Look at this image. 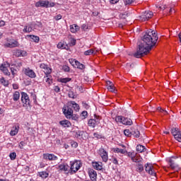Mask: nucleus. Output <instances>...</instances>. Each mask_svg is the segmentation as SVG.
<instances>
[{
	"mask_svg": "<svg viewBox=\"0 0 181 181\" xmlns=\"http://www.w3.org/2000/svg\"><path fill=\"white\" fill-rule=\"evenodd\" d=\"M144 168L146 173L150 175V176H153L154 177H156V173L158 172L156 166L153 165L151 163H147L146 164H145Z\"/></svg>",
	"mask_w": 181,
	"mask_h": 181,
	"instance_id": "7ed1b4c3",
	"label": "nucleus"
},
{
	"mask_svg": "<svg viewBox=\"0 0 181 181\" xmlns=\"http://www.w3.org/2000/svg\"><path fill=\"white\" fill-rule=\"evenodd\" d=\"M58 81L59 83H64V84H66V83H69V81H71V78H60L58 79Z\"/></svg>",
	"mask_w": 181,
	"mask_h": 181,
	"instance_id": "a19ab883",
	"label": "nucleus"
},
{
	"mask_svg": "<svg viewBox=\"0 0 181 181\" xmlns=\"http://www.w3.org/2000/svg\"><path fill=\"white\" fill-rule=\"evenodd\" d=\"M124 134L126 136H131V135H132V132H131L129 129H125L124 131Z\"/></svg>",
	"mask_w": 181,
	"mask_h": 181,
	"instance_id": "49530a36",
	"label": "nucleus"
},
{
	"mask_svg": "<svg viewBox=\"0 0 181 181\" xmlns=\"http://www.w3.org/2000/svg\"><path fill=\"white\" fill-rule=\"evenodd\" d=\"M112 151L115 153H122V155H125V153H127V155L128 156V151H127L125 149L119 148H113Z\"/></svg>",
	"mask_w": 181,
	"mask_h": 181,
	"instance_id": "a878e982",
	"label": "nucleus"
},
{
	"mask_svg": "<svg viewBox=\"0 0 181 181\" xmlns=\"http://www.w3.org/2000/svg\"><path fill=\"white\" fill-rule=\"evenodd\" d=\"M54 90L55 91V93H60V87H59V86H54Z\"/></svg>",
	"mask_w": 181,
	"mask_h": 181,
	"instance_id": "4d7b16f0",
	"label": "nucleus"
},
{
	"mask_svg": "<svg viewBox=\"0 0 181 181\" xmlns=\"http://www.w3.org/2000/svg\"><path fill=\"white\" fill-rule=\"evenodd\" d=\"M136 0H124V4L126 5H132L134 2H135Z\"/></svg>",
	"mask_w": 181,
	"mask_h": 181,
	"instance_id": "3c124183",
	"label": "nucleus"
},
{
	"mask_svg": "<svg viewBox=\"0 0 181 181\" xmlns=\"http://www.w3.org/2000/svg\"><path fill=\"white\" fill-rule=\"evenodd\" d=\"M68 105L69 107H72V108H74V110L75 111H79L80 110V105H78V104H77L74 101H69V102H68Z\"/></svg>",
	"mask_w": 181,
	"mask_h": 181,
	"instance_id": "393cba45",
	"label": "nucleus"
},
{
	"mask_svg": "<svg viewBox=\"0 0 181 181\" xmlns=\"http://www.w3.org/2000/svg\"><path fill=\"white\" fill-rule=\"evenodd\" d=\"M81 29H82V30L86 31V30H87V29H88V26L86 24H83L81 25Z\"/></svg>",
	"mask_w": 181,
	"mask_h": 181,
	"instance_id": "13d9d810",
	"label": "nucleus"
},
{
	"mask_svg": "<svg viewBox=\"0 0 181 181\" xmlns=\"http://www.w3.org/2000/svg\"><path fill=\"white\" fill-rule=\"evenodd\" d=\"M98 155L102 158L103 162L107 163L108 162V151L104 149L103 148H99L98 151Z\"/></svg>",
	"mask_w": 181,
	"mask_h": 181,
	"instance_id": "6e6552de",
	"label": "nucleus"
},
{
	"mask_svg": "<svg viewBox=\"0 0 181 181\" xmlns=\"http://www.w3.org/2000/svg\"><path fill=\"white\" fill-rule=\"evenodd\" d=\"M177 158H181V156H173L166 159L169 165L168 168L175 170V172H179V170H180L179 165H177V163H176V159H177Z\"/></svg>",
	"mask_w": 181,
	"mask_h": 181,
	"instance_id": "f03ea898",
	"label": "nucleus"
},
{
	"mask_svg": "<svg viewBox=\"0 0 181 181\" xmlns=\"http://www.w3.org/2000/svg\"><path fill=\"white\" fill-rule=\"evenodd\" d=\"M69 30L71 33H77L80 30V26L77 24H72L69 26Z\"/></svg>",
	"mask_w": 181,
	"mask_h": 181,
	"instance_id": "5701e85b",
	"label": "nucleus"
},
{
	"mask_svg": "<svg viewBox=\"0 0 181 181\" xmlns=\"http://www.w3.org/2000/svg\"><path fill=\"white\" fill-rule=\"evenodd\" d=\"M6 23L3 20H0V28H4L5 26Z\"/></svg>",
	"mask_w": 181,
	"mask_h": 181,
	"instance_id": "e2e57ef3",
	"label": "nucleus"
},
{
	"mask_svg": "<svg viewBox=\"0 0 181 181\" xmlns=\"http://www.w3.org/2000/svg\"><path fill=\"white\" fill-rule=\"evenodd\" d=\"M72 63H74L75 66H76L77 69H79L80 70H84L86 69V66L84 64L80 63V62L74 59Z\"/></svg>",
	"mask_w": 181,
	"mask_h": 181,
	"instance_id": "cd10ccee",
	"label": "nucleus"
},
{
	"mask_svg": "<svg viewBox=\"0 0 181 181\" xmlns=\"http://www.w3.org/2000/svg\"><path fill=\"white\" fill-rule=\"evenodd\" d=\"M136 151H137L139 153H142V152H145L146 151V148L141 144H139L136 147Z\"/></svg>",
	"mask_w": 181,
	"mask_h": 181,
	"instance_id": "7c9ffc66",
	"label": "nucleus"
},
{
	"mask_svg": "<svg viewBox=\"0 0 181 181\" xmlns=\"http://www.w3.org/2000/svg\"><path fill=\"white\" fill-rule=\"evenodd\" d=\"M132 135H133V136H134L135 138H139L141 133L138 129H136L134 132H132Z\"/></svg>",
	"mask_w": 181,
	"mask_h": 181,
	"instance_id": "c03bdc74",
	"label": "nucleus"
},
{
	"mask_svg": "<svg viewBox=\"0 0 181 181\" xmlns=\"http://www.w3.org/2000/svg\"><path fill=\"white\" fill-rule=\"evenodd\" d=\"M28 37H30V39H32V40H33V42H35V43H39V40H40V39L39 38V37L36 36V35H27Z\"/></svg>",
	"mask_w": 181,
	"mask_h": 181,
	"instance_id": "ea45409f",
	"label": "nucleus"
},
{
	"mask_svg": "<svg viewBox=\"0 0 181 181\" xmlns=\"http://www.w3.org/2000/svg\"><path fill=\"white\" fill-rule=\"evenodd\" d=\"M158 39V34L155 30H150L148 33H146L141 43L139 44L134 57L136 59H141V57L146 56L152 50V47L156 45Z\"/></svg>",
	"mask_w": 181,
	"mask_h": 181,
	"instance_id": "f257e3e1",
	"label": "nucleus"
},
{
	"mask_svg": "<svg viewBox=\"0 0 181 181\" xmlns=\"http://www.w3.org/2000/svg\"><path fill=\"white\" fill-rule=\"evenodd\" d=\"M175 139L178 142H181V132L177 134L176 136H174Z\"/></svg>",
	"mask_w": 181,
	"mask_h": 181,
	"instance_id": "09e8293b",
	"label": "nucleus"
},
{
	"mask_svg": "<svg viewBox=\"0 0 181 181\" xmlns=\"http://www.w3.org/2000/svg\"><path fill=\"white\" fill-rule=\"evenodd\" d=\"M94 117L95 119H90L88 122V124L89 127H92V128H95V125L100 124V116L95 115Z\"/></svg>",
	"mask_w": 181,
	"mask_h": 181,
	"instance_id": "f8f14e48",
	"label": "nucleus"
},
{
	"mask_svg": "<svg viewBox=\"0 0 181 181\" xmlns=\"http://www.w3.org/2000/svg\"><path fill=\"white\" fill-rule=\"evenodd\" d=\"M180 131H179V129L178 128H175L173 127L172 129H171V134L173 135V136H176L177 135H178L179 134H180Z\"/></svg>",
	"mask_w": 181,
	"mask_h": 181,
	"instance_id": "37998d69",
	"label": "nucleus"
},
{
	"mask_svg": "<svg viewBox=\"0 0 181 181\" xmlns=\"http://www.w3.org/2000/svg\"><path fill=\"white\" fill-rule=\"evenodd\" d=\"M32 30H33V27L31 24V25H26L23 30V32H24V33H30Z\"/></svg>",
	"mask_w": 181,
	"mask_h": 181,
	"instance_id": "2f4dec72",
	"label": "nucleus"
},
{
	"mask_svg": "<svg viewBox=\"0 0 181 181\" xmlns=\"http://www.w3.org/2000/svg\"><path fill=\"white\" fill-rule=\"evenodd\" d=\"M58 169L62 172H68L69 169H70V167L67 164H60L58 166Z\"/></svg>",
	"mask_w": 181,
	"mask_h": 181,
	"instance_id": "c756f323",
	"label": "nucleus"
},
{
	"mask_svg": "<svg viewBox=\"0 0 181 181\" xmlns=\"http://www.w3.org/2000/svg\"><path fill=\"white\" fill-rule=\"evenodd\" d=\"M25 146V142L24 141H21L20 144H18V146L20 149H23V146Z\"/></svg>",
	"mask_w": 181,
	"mask_h": 181,
	"instance_id": "680f3d73",
	"label": "nucleus"
},
{
	"mask_svg": "<svg viewBox=\"0 0 181 181\" xmlns=\"http://www.w3.org/2000/svg\"><path fill=\"white\" fill-rule=\"evenodd\" d=\"M11 72L13 76V78H14L15 76H16V73H18V70H16L15 68H11Z\"/></svg>",
	"mask_w": 181,
	"mask_h": 181,
	"instance_id": "de8ad7c7",
	"label": "nucleus"
},
{
	"mask_svg": "<svg viewBox=\"0 0 181 181\" xmlns=\"http://www.w3.org/2000/svg\"><path fill=\"white\" fill-rule=\"evenodd\" d=\"M62 111L67 119H70V118L73 117V109H71V107H69V106H64Z\"/></svg>",
	"mask_w": 181,
	"mask_h": 181,
	"instance_id": "9d476101",
	"label": "nucleus"
},
{
	"mask_svg": "<svg viewBox=\"0 0 181 181\" xmlns=\"http://www.w3.org/2000/svg\"><path fill=\"white\" fill-rule=\"evenodd\" d=\"M43 159H45V160H57L58 158L54 154L44 153Z\"/></svg>",
	"mask_w": 181,
	"mask_h": 181,
	"instance_id": "a211bd4d",
	"label": "nucleus"
},
{
	"mask_svg": "<svg viewBox=\"0 0 181 181\" xmlns=\"http://www.w3.org/2000/svg\"><path fill=\"white\" fill-rule=\"evenodd\" d=\"M13 90H18L19 88V84L18 83H13Z\"/></svg>",
	"mask_w": 181,
	"mask_h": 181,
	"instance_id": "bf43d9fd",
	"label": "nucleus"
},
{
	"mask_svg": "<svg viewBox=\"0 0 181 181\" xmlns=\"http://www.w3.org/2000/svg\"><path fill=\"white\" fill-rule=\"evenodd\" d=\"M92 166H93V169H95V170H103V163L102 162L93 161Z\"/></svg>",
	"mask_w": 181,
	"mask_h": 181,
	"instance_id": "412c9836",
	"label": "nucleus"
},
{
	"mask_svg": "<svg viewBox=\"0 0 181 181\" xmlns=\"http://www.w3.org/2000/svg\"><path fill=\"white\" fill-rule=\"evenodd\" d=\"M112 163H114V165H118V160L117 158L112 157Z\"/></svg>",
	"mask_w": 181,
	"mask_h": 181,
	"instance_id": "052dcab7",
	"label": "nucleus"
},
{
	"mask_svg": "<svg viewBox=\"0 0 181 181\" xmlns=\"http://www.w3.org/2000/svg\"><path fill=\"white\" fill-rule=\"evenodd\" d=\"M136 172H139V173H141V172H144V165L139 163L136 165Z\"/></svg>",
	"mask_w": 181,
	"mask_h": 181,
	"instance_id": "58836bf2",
	"label": "nucleus"
},
{
	"mask_svg": "<svg viewBox=\"0 0 181 181\" xmlns=\"http://www.w3.org/2000/svg\"><path fill=\"white\" fill-rule=\"evenodd\" d=\"M0 83H1L4 87H8V86H9V81L5 79L4 77L0 78Z\"/></svg>",
	"mask_w": 181,
	"mask_h": 181,
	"instance_id": "4c0bfd02",
	"label": "nucleus"
},
{
	"mask_svg": "<svg viewBox=\"0 0 181 181\" xmlns=\"http://www.w3.org/2000/svg\"><path fill=\"white\" fill-rule=\"evenodd\" d=\"M71 146L72 148H77V146H78V144H77L76 141H71Z\"/></svg>",
	"mask_w": 181,
	"mask_h": 181,
	"instance_id": "5fc2aeb1",
	"label": "nucleus"
},
{
	"mask_svg": "<svg viewBox=\"0 0 181 181\" xmlns=\"http://www.w3.org/2000/svg\"><path fill=\"white\" fill-rule=\"evenodd\" d=\"M93 136L95 138H97V139H101V138H102L101 134H100L98 133H94Z\"/></svg>",
	"mask_w": 181,
	"mask_h": 181,
	"instance_id": "6e6d98bb",
	"label": "nucleus"
},
{
	"mask_svg": "<svg viewBox=\"0 0 181 181\" xmlns=\"http://www.w3.org/2000/svg\"><path fill=\"white\" fill-rule=\"evenodd\" d=\"M23 72L25 76H28L30 78H35L36 77V73L30 68L24 69Z\"/></svg>",
	"mask_w": 181,
	"mask_h": 181,
	"instance_id": "2eb2a0df",
	"label": "nucleus"
},
{
	"mask_svg": "<svg viewBox=\"0 0 181 181\" xmlns=\"http://www.w3.org/2000/svg\"><path fill=\"white\" fill-rule=\"evenodd\" d=\"M69 42L68 45L69 46V47L71 46H76V45L77 44V40L74 37H69Z\"/></svg>",
	"mask_w": 181,
	"mask_h": 181,
	"instance_id": "473e14b6",
	"label": "nucleus"
},
{
	"mask_svg": "<svg viewBox=\"0 0 181 181\" xmlns=\"http://www.w3.org/2000/svg\"><path fill=\"white\" fill-rule=\"evenodd\" d=\"M32 97H33V100L34 103L36 104V103H37V100H36V98H37L36 95L34 94L32 95Z\"/></svg>",
	"mask_w": 181,
	"mask_h": 181,
	"instance_id": "69168bd1",
	"label": "nucleus"
},
{
	"mask_svg": "<svg viewBox=\"0 0 181 181\" xmlns=\"http://www.w3.org/2000/svg\"><path fill=\"white\" fill-rule=\"evenodd\" d=\"M19 124L14 125L10 132L11 136H15V135H18V133L19 132Z\"/></svg>",
	"mask_w": 181,
	"mask_h": 181,
	"instance_id": "4be33fe9",
	"label": "nucleus"
},
{
	"mask_svg": "<svg viewBox=\"0 0 181 181\" xmlns=\"http://www.w3.org/2000/svg\"><path fill=\"white\" fill-rule=\"evenodd\" d=\"M31 26H33L34 29H39V28H42V24L40 23H37V24L32 23Z\"/></svg>",
	"mask_w": 181,
	"mask_h": 181,
	"instance_id": "a18cd8bd",
	"label": "nucleus"
},
{
	"mask_svg": "<svg viewBox=\"0 0 181 181\" xmlns=\"http://www.w3.org/2000/svg\"><path fill=\"white\" fill-rule=\"evenodd\" d=\"M90 180L95 181L97 180V172L94 170H90L88 173Z\"/></svg>",
	"mask_w": 181,
	"mask_h": 181,
	"instance_id": "b1692460",
	"label": "nucleus"
},
{
	"mask_svg": "<svg viewBox=\"0 0 181 181\" xmlns=\"http://www.w3.org/2000/svg\"><path fill=\"white\" fill-rule=\"evenodd\" d=\"M9 64H2L0 66V71H2L4 73V76H11V72H9Z\"/></svg>",
	"mask_w": 181,
	"mask_h": 181,
	"instance_id": "ddd939ff",
	"label": "nucleus"
},
{
	"mask_svg": "<svg viewBox=\"0 0 181 181\" xmlns=\"http://www.w3.org/2000/svg\"><path fill=\"white\" fill-rule=\"evenodd\" d=\"M56 21H60L62 19V14H58L57 16L54 17Z\"/></svg>",
	"mask_w": 181,
	"mask_h": 181,
	"instance_id": "0e129e2a",
	"label": "nucleus"
},
{
	"mask_svg": "<svg viewBox=\"0 0 181 181\" xmlns=\"http://www.w3.org/2000/svg\"><path fill=\"white\" fill-rule=\"evenodd\" d=\"M13 55L16 56V57H25V56H28V52L25 50L16 49L14 51Z\"/></svg>",
	"mask_w": 181,
	"mask_h": 181,
	"instance_id": "dca6fc26",
	"label": "nucleus"
},
{
	"mask_svg": "<svg viewBox=\"0 0 181 181\" xmlns=\"http://www.w3.org/2000/svg\"><path fill=\"white\" fill-rule=\"evenodd\" d=\"M106 86L108 91H110V93H117V90H115V86H114L112 82L110 81H106Z\"/></svg>",
	"mask_w": 181,
	"mask_h": 181,
	"instance_id": "6ab92c4d",
	"label": "nucleus"
},
{
	"mask_svg": "<svg viewBox=\"0 0 181 181\" xmlns=\"http://www.w3.org/2000/svg\"><path fill=\"white\" fill-rule=\"evenodd\" d=\"M96 53L97 51H95L94 49H90L84 52L85 56H90V54H95Z\"/></svg>",
	"mask_w": 181,
	"mask_h": 181,
	"instance_id": "e433bc0d",
	"label": "nucleus"
},
{
	"mask_svg": "<svg viewBox=\"0 0 181 181\" xmlns=\"http://www.w3.org/2000/svg\"><path fill=\"white\" fill-rule=\"evenodd\" d=\"M10 158L11 160H15V159H16V153L13 152L11 153H10Z\"/></svg>",
	"mask_w": 181,
	"mask_h": 181,
	"instance_id": "8fccbe9b",
	"label": "nucleus"
},
{
	"mask_svg": "<svg viewBox=\"0 0 181 181\" xmlns=\"http://www.w3.org/2000/svg\"><path fill=\"white\" fill-rule=\"evenodd\" d=\"M21 98V93L19 91H15L13 94V101H18Z\"/></svg>",
	"mask_w": 181,
	"mask_h": 181,
	"instance_id": "c9c22d12",
	"label": "nucleus"
},
{
	"mask_svg": "<svg viewBox=\"0 0 181 181\" xmlns=\"http://www.w3.org/2000/svg\"><path fill=\"white\" fill-rule=\"evenodd\" d=\"M40 69L43 70L45 74H52V69L49 66L45 64V63H42L40 65Z\"/></svg>",
	"mask_w": 181,
	"mask_h": 181,
	"instance_id": "f3484780",
	"label": "nucleus"
},
{
	"mask_svg": "<svg viewBox=\"0 0 181 181\" xmlns=\"http://www.w3.org/2000/svg\"><path fill=\"white\" fill-rule=\"evenodd\" d=\"M122 124H123V125H132V119H128L127 117H123V121Z\"/></svg>",
	"mask_w": 181,
	"mask_h": 181,
	"instance_id": "72a5a7b5",
	"label": "nucleus"
},
{
	"mask_svg": "<svg viewBox=\"0 0 181 181\" xmlns=\"http://www.w3.org/2000/svg\"><path fill=\"white\" fill-rule=\"evenodd\" d=\"M152 16H153V13L152 11H147L143 13L141 16H140V19L143 22H145V21H149Z\"/></svg>",
	"mask_w": 181,
	"mask_h": 181,
	"instance_id": "9b49d317",
	"label": "nucleus"
},
{
	"mask_svg": "<svg viewBox=\"0 0 181 181\" xmlns=\"http://www.w3.org/2000/svg\"><path fill=\"white\" fill-rule=\"evenodd\" d=\"M4 47H10L11 49L13 47H19V42L15 39L8 40L4 44Z\"/></svg>",
	"mask_w": 181,
	"mask_h": 181,
	"instance_id": "1a4fd4ad",
	"label": "nucleus"
},
{
	"mask_svg": "<svg viewBox=\"0 0 181 181\" xmlns=\"http://www.w3.org/2000/svg\"><path fill=\"white\" fill-rule=\"evenodd\" d=\"M21 101L23 107H30V99L29 95L25 92L21 93Z\"/></svg>",
	"mask_w": 181,
	"mask_h": 181,
	"instance_id": "0eeeda50",
	"label": "nucleus"
},
{
	"mask_svg": "<svg viewBox=\"0 0 181 181\" xmlns=\"http://www.w3.org/2000/svg\"><path fill=\"white\" fill-rule=\"evenodd\" d=\"M43 81L47 83L48 87H50V85L53 84V78H52V76H50V74H45L43 78Z\"/></svg>",
	"mask_w": 181,
	"mask_h": 181,
	"instance_id": "aec40b11",
	"label": "nucleus"
},
{
	"mask_svg": "<svg viewBox=\"0 0 181 181\" xmlns=\"http://www.w3.org/2000/svg\"><path fill=\"white\" fill-rule=\"evenodd\" d=\"M157 8H158V9H160L161 11L165 10V12H168V13H167L168 15H170V13H172V8L169 9V8L166 6V5L157 6Z\"/></svg>",
	"mask_w": 181,
	"mask_h": 181,
	"instance_id": "c85d7f7f",
	"label": "nucleus"
},
{
	"mask_svg": "<svg viewBox=\"0 0 181 181\" xmlns=\"http://www.w3.org/2000/svg\"><path fill=\"white\" fill-rule=\"evenodd\" d=\"M59 124H61L64 128H70V127H71V122L67 119L60 121Z\"/></svg>",
	"mask_w": 181,
	"mask_h": 181,
	"instance_id": "bb28decb",
	"label": "nucleus"
},
{
	"mask_svg": "<svg viewBox=\"0 0 181 181\" xmlns=\"http://www.w3.org/2000/svg\"><path fill=\"white\" fill-rule=\"evenodd\" d=\"M54 3H50L47 0H40L35 3L36 8H53Z\"/></svg>",
	"mask_w": 181,
	"mask_h": 181,
	"instance_id": "39448f33",
	"label": "nucleus"
},
{
	"mask_svg": "<svg viewBox=\"0 0 181 181\" xmlns=\"http://www.w3.org/2000/svg\"><path fill=\"white\" fill-rule=\"evenodd\" d=\"M69 97H70L71 98H75L74 93H73V92H70L69 93Z\"/></svg>",
	"mask_w": 181,
	"mask_h": 181,
	"instance_id": "774afa93",
	"label": "nucleus"
},
{
	"mask_svg": "<svg viewBox=\"0 0 181 181\" xmlns=\"http://www.w3.org/2000/svg\"><path fill=\"white\" fill-rule=\"evenodd\" d=\"M119 0H110V4H117V2H119Z\"/></svg>",
	"mask_w": 181,
	"mask_h": 181,
	"instance_id": "338daca9",
	"label": "nucleus"
},
{
	"mask_svg": "<svg viewBox=\"0 0 181 181\" xmlns=\"http://www.w3.org/2000/svg\"><path fill=\"white\" fill-rule=\"evenodd\" d=\"M81 115L83 119H86V117H88V112H87V111H83L81 112Z\"/></svg>",
	"mask_w": 181,
	"mask_h": 181,
	"instance_id": "603ef678",
	"label": "nucleus"
},
{
	"mask_svg": "<svg viewBox=\"0 0 181 181\" xmlns=\"http://www.w3.org/2000/svg\"><path fill=\"white\" fill-rule=\"evenodd\" d=\"M127 156L128 158H130L131 160L135 163H141V162L143 160L141 155H139L138 153H135L134 151L128 152Z\"/></svg>",
	"mask_w": 181,
	"mask_h": 181,
	"instance_id": "20e7f679",
	"label": "nucleus"
},
{
	"mask_svg": "<svg viewBox=\"0 0 181 181\" xmlns=\"http://www.w3.org/2000/svg\"><path fill=\"white\" fill-rule=\"evenodd\" d=\"M70 165H71V167H70L69 171H70V173H71V175L78 172L81 168V163H80V161H77V160L71 161Z\"/></svg>",
	"mask_w": 181,
	"mask_h": 181,
	"instance_id": "423d86ee",
	"label": "nucleus"
},
{
	"mask_svg": "<svg viewBox=\"0 0 181 181\" xmlns=\"http://www.w3.org/2000/svg\"><path fill=\"white\" fill-rule=\"evenodd\" d=\"M38 176H40V177H42V179H46L47 177H49V173L46 171L39 172Z\"/></svg>",
	"mask_w": 181,
	"mask_h": 181,
	"instance_id": "f704fd0d",
	"label": "nucleus"
},
{
	"mask_svg": "<svg viewBox=\"0 0 181 181\" xmlns=\"http://www.w3.org/2000/svg\"><path fill=\"white\" fill-rule=\"evenodd\" d=\"M62 70H63L64 71L69 72V71H70V67H69V66H67V65H64V66H63V67H62Z\"/></svg>",
	"mask_w": 181,
	"mask_h": 181,
	"instance_id": "864d4df0",
	"label": "nucleus"
},
{
	"mask_svg": "<svg viewBox=\"0 0 181 181\" xmlns=\"http://www.w3.org/2000/svg\"><path fill=\"white\" fill-rule=\"evenodd\" d=\"M113 119H115V122H117V124H122V121L124 119V117L122 116H116L115 118H113Z\"/></svg>",
	"mask_w": 181,
	"mask_h": 181,
	"instance_id": "79ce46f5",
	"label": "nucleus"
},
{
	"mask_svg": "<svg viewBox=\"0 0 181 181\" xmlns=\"http://www.w3.org/2000/svg\"><path fill=\"white\" fill-rule=\"evenodd\" d=\"M57 49H61L62 50H70V46H69V44L66 41H60L57 45Z\"/></svg>",
	"mask_w": 181,
	"mask_h": 181,
	"instance_id": "4468645a",
	"label": "nucleus"
}]
</instances>
